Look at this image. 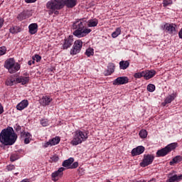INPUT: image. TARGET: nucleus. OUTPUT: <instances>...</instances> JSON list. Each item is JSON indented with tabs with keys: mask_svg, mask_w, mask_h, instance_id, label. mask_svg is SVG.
Instances as JSON below:
<instances>
[{
	"mask_svg": "<svg viewBox=\"0 0 182 182\" xmlns=\"http://www.w3.org/2000/svg\"><path fill=\"white\" fill-rule=\"evenodd\" d=\"M16 139H18V135L11 127L3 129L0 133V142L3 146H12L16 141Z\"/></svg>",
	"mask_w": 182,
	"mask_h": 182,
	"instance_id": "obj_1",
	"label": "nucleus"
},
{
	"mask_svg": "<svg viewBox=\"0 0 182 182\" xmlns=\"http://www.w3.org/2000/svg\"><path fill=\"white\" fill-rule=\"evenodd\" d=\"M73 28L75 29L73 32V35L77 36V38H83V36H86L87 33H90L91 32L90 29L85 28V22H82V21L74 23Z\"/></svg>",
	"mask_w": 182,
	"mask_h": 182,
	"instance_id": "obj_2",
	"label": "nucleus"
},
{
	"mask_svg": "<svg viewBox=\"0 0 182 182\" xmlns=\"http://www.w3.org/2000/svg\"><path fill=\"white\" fill-rule=\"evenodd\" d=\"M4 68L8 69L9 73H16L21 69V65L15 63L14 58L7 59L4 63Z\"/></svg>",
	"mask_w": 182,
	"mask_h": 182,
	"instance_id": "obj_3",
	"label": "nucleus"
},
{
	"mask_svg": "<svg viewBox=\"0 0 182 182\" xmlns=\"http://www.w3.org/2000/svg\"><path fill=\"white\" fill-rule=\"evenodd\" d=\"M47 9L56 11L63 8V0H50L46 4Z\"/></svg>",
	"mask_w": 182,
	"mask_h": 182,
	"instance_id": "obj_4",
	"label": "nucleus"
},
{
	"mask_svg": "<svg viewBox=\"0 0 182 182\" xmlns=\"http://www.w3.org/2000/svg\"><path fill=\"white\" fill-rule=\"evenodd\" d=\"M86 139H87V136H86L82 131H76L74 138L71 141V144H73V146H77V144H80V143L85 141Z\"/></svg>",
	"mask_w": 182,
	"mask_h": 182,
	"instance_id": "obj_5",
	"label": "nucleus"
},
{
	"mask_svg": "<svg viewBox=\"0 0 182 182\" xmlns=\"http://www.w3.org/2000/svg\"><path fill=\"white\" fill-rule=\"evenodd\" d=\"M154 160V156L148 154L144 155L142 161L140 163L141 167H147L149 164H151Z\"/></svg>",
	"mask_w": 182,
	"mask_h": 182,
	"instance_id": "obj_6",
	"label": "nucleus"
},
{
	"mask_svg": "<svg viewBox=\"0 0 182 182\" xmlns=\"http://www.w3.org/2000/svg\"><path fill=\"white\" fill-rule=\"evenodd\" d=\"M82 46L83 42H82L80 40L75 41L74 43L73 48L70 50V54L77 55V53H79V52H80Z\"/></svg>",
	"mask_w": 182,
	"mask_h": 182,
	"instance_id": "obj_7",
	"label": "nucleus"
},
{
	"mask_svg": "<svg viewBox=\"0 0 182 182\" xmlns=\"http://www.w3.org/2000/svg\"><path fill=\"white\" fill-rule=\"evenodd\" d=\"M63 171H65V168L61 167L57 171L53 172L51 175L53 181H58L59 180L58 177H62L63 176Z\"/></svg>",
	"mask_w": 182,
	"mask_h": 182,
	"instance_id": "obj_8",
	"label": "nucleus"
},
{
	"mask_svg": "<svg viewBox=\"0 0 182 182\" xmlns=\"http://www.w3.org/2000/svg\"><path fill=\"white\" fill-rule=\"evenodd\" d=\"M60 141V138L59 136H55V138L50 139L48 141L44 144V147H49L50 146H56V144H59Z\"/></svg>",
	"mask_w": 182,
	"mask_h": 182,
	"instance_id": "obj_9",
	"label": "nucleus"
},
{
	"mask_svg": "<svg viewBox=\"0 0 182 182\" xmlns=\"http://www.w3.org/2000/svg\"><path fill=\"white\" fill-rule=\"evenodd\" d=\"M144 73V77L146 80H149L151 79V77H154L156 76V70H147L143 71Z\"/></svg>",
	"mask_w": 182,
	"mask_h": 182,
	"instance_id": "obj_10",
	"label": "nucleus"
},
{
	"mask_svg": "<svg viewBox=\"0 0 182 182\" xmlns=\"http://www.w3.org/2000/svg\"><path fill=\"white\" fill-rule=\"evenodd\" d=\"M164 31L173 35L176 32V27H174V24L166 23L164 26Z\"/></svg>",
	"mask_w": 182,
	"mask_h": 182,
	"instance_id": "obj_11",
	"label": "nucleus"
},
{
	"mask_svg": "<svg viewBox=\"0 0 182 182\" xmlns=\"http://www.w3.org/2000/svg\"><path fill=\"white\" fill-rule=\"evenodd\" d=\"M126 83H129L127 77H119L113 82V85H126Z\"/></svg>",
	"mask_w": 182,
	"mask_h": 182,
	"instance_id": "obj_12",
	"label": "nucleus"
},
{
	"mask_svg": "<svg viewBox=\"0 0 182 182\" xmlns=\"http://www.w3.org/2000/svg\"><path fill=\"white\" fill-rule=\"evenodd\" d=\"M177 97V92H173L166 97L164 102H162V106H166V105H168V103H171L174 99Z\"/></svg>",
	"mask_w": 182,
	"mask_h": 182,
	"instance_id": "obj_13",
	"label": "nucleus"
},
{
	"mask_svg": "<svg viewBox=\"0 0 182 182\" xmlns=\"http://www.w3.org/2000/svg\"><path fill=\"white\" fill-rule=\"evenodd\" d=\"M76 2H77V0H63V8L64 6L74 8V6H76Z\"/></svg>",
	"mask_w": 182,
	"mask_h": 182,
	"instance_id": "obj_14",
	"label": "nucleus"
},
{
	"mask_svg": "<svg viewBox=\"0 0 182 182\" xmlns=\"http://www.w3.org/2000/svg\"><path fill=\"white\" fill-rule=\"evenodd\" d=\"M21 138L24 139L25 144H29L32 135L29 132H21Z\"/></svg>",
	"mask_w": 182,
	"mask_h": 182,
	"instance_id": "obj_15",
	"label": "nucleus"
},
{
	"mask_svg": "<svg viewBox=\"0 0 182 182\" xmlns=\"http://www.w3.org/2000/svg\"><path fill=\"white\" fill-rule=\"evenodd\" d=\"M132 156L134 157V156H140L142 153H144V147L139 146L136 148H134L132 150Z\"/></svg>",
	"mask_w": 182,
	"mask_h": 182,
	"instance_id": "obj_16",
	"label": "nucleus"
},
{
	"mask_svg": "<svg viewBox=\"0 0 182 182\" xmlns=\"http://www.w3.org/2000/svg\"><path fill=\"white\" fill-rule=\"evenodd\" d=\"M16 79V77H15L14 75L11 76L6 80V86H14V85H16L18 83Z\"/></svg>",
	"mask_w": 182,
	"mask_h": 182,
	"instance_id": "obj_17",
	"label": "nucleus"
},
{
	"mask_svg": "<svg viewBox=\"0 0 182 182\" xmlns=\"http://www.w3.org/2000/svg\"><path fill=\"white\" fill-rule=\"evenodd\" d=\"M182 180V174L180 175H173L172 176L169 177L166 182H179Z\"/></svg>",
	"mask_w": 182,
	"mask_h": 182,
	"instance_id": "obj_18",
	"label": "nucleus"
},
{
	"mask_svg": "<svg viewBox=\"0 0 182 182\" xmlns=\"http://www.w3.org/2000/svg\"><path fill=\"white\" fill-rule=\"evenodd\" d=\"M73 44V36H70L69 38L65 39V43L63 44V48L68 49V48H70Z\"/></svg>",
	"mask_w": 182,
	"mask_h": 182,
	"instance_id": "obj_19",
	"label": "nucleus"
},
{
	"mask_svg": "<svg viewBox=\"0 0 182 182\" xmlns=\"http://www.w3.org/2000/svg\"><path fill=\"white\" fill-rule=\"evenodd\" d=\"M50 102H52V98L45 95L43 96L42 99L41 100V105L43 106H49Z\"/></svg>",
	"mask_w": 182,
	"mask_h": 182,
	"instance_id": "obj_20",
	"label": "nucleus"
},
{
	"mask_svg": "<svg viewBox=\"0 0 182 182\" xmlns=\"http://www.w3.org/2000/svg\"><path fill=\"white\" fill-rule=\"evenodd\" d=\"M28 105H29L28 100H24L17 105L16 109L17 110H23V109L28 107Z\"/></svg>",
	"mask_w": 182,
	"mask_h": 182,
	"instance_id": "obj_21",
	"label": "nucleus"
},
{
	"mask_svg": "<svg viewBox=\"0 0 182 182\" xmlns=\"http://www.w3.org/2000/svg\"><path fill=\"white\" fill-rule=\"evenodd\" d=\"M28 29H29V33L31 35H35V33H36V32H38V24L37 23H31L28 26Z\"/></svg>",
	"mask_w": 182,
	"mask_h": 182,
	"instance_id": "obj_22",
	"label": "nucleus"
},
{
	"mask_svg": "<svg viewBox=\"0 0 182 182\" xmlns=\"http://www.w3.org/2000/svg\"><path fill=\"white\" fill-rule=\"evenodd\" d=\"M17 83H21L22 85H26L29 82L28 77H16Z\"/></svg>",
	"mask_w": 182,
	"mask_h": 182,
	"instance_id": "obj_23",
	"label": "nucleus"
},
{
	"mask_svg": "<svg viewBox=\"0 0 182 182\" xmlns=\"http://www.w3.org/2000/svg\"><path fill=\"white\" fill-rule=\"evenodd\" d=\"M166 154H168V151L166 149V147L161 150H159L156 152V156L158 157H164V156H166Z\"/></svg>",
	"mask_w": 182,
	"mask_h": 182,
	"instance_id": "obj_24",
	"label": "nucleus"
},
{
	"mask_svg": "<svg viewBox=\"0 0 182 182\" xmlns=\"http://www.w3.org/2000/svg\"><path fill=\"white\" fill-rule=\"evenodd\" d=\"M75 161V159L73 158H70L68 160H65L63 162V167H70L72 166V163Z\"/></svg>",
	"mask_w": 182,
	"mask_h": 182,
	"instance_id": "obj_25",
	"label": "nucleus"
},
{
	"mask_svg": "<svg viewBox=\"0 0 182 182\" xmlns=\"http://www.w3.org/2000/svg\"><path fill=\"white\" fill-rule=\"evenodd\" d=\"M129 65H130V63H129V61H120L119 62V68H120V69H122L123 70L127 69Z\"/></svg>",
	"mask_w": 182,
	"mask_h": 182,
	"instance_id": "obj_26",
	"label": "nucleus"
},
{
	"mask_svg": "<svg viewBox=\"0 0 182 182\" xmlns=\"http://www.w3.org/2000/svg\"><path fill=\"white\" fill-rule=\"evenodd\" d=\"M182 157L180 156H177L173 159L171 161H170V166H174V164H177V163H180L181 161Z\"/></svg>",
	"mask_w": 182,
	"mask_h": 182,
	"instance_id": "obj_27",
	"label": "nucleus"
},
{
	"mask_svg": "<svg viewBox=\"0 0 182 182\" xmlns=\"http://www.w3.org/2000/svg\"><path fill=\"white\" fill-rule=\"evenodd\" d=\"M177 147V143H172L166 146L168 153H170L172 150H174Z\"/></svg>",
	"mask_w": 182,
	"mask_h": 182,
	"instance_id": "obj_28",
	"label": "nucleus"
},
{
	"mask_svg": "<svg viewBox=\"0 0 182 182\" xmlns=\"http://www.w3.org/2000/svg\"><path fill=\"white\" fill-rule=\"evenodd\" d=\"M120 33H122V28H120L119 27L117 28L115 31H114L112 33V37L114 38H117V36H119V35H120Z\"/></svg>",
	"mask_w": 182,
	"mask_h": 182,
	"instance_id": "obj_29",
	"label": "nucleus"
},
{
	"mask_svg": "<svg viewBox=\"0 0 182 182\" xmlns=\"http://www.w3.org/2000/svg\"><path fill=\"white\" fill-rule=\"evenodd\" d=\"M114 72V64L110 63L108 65V75H112Z\"/></svg>",
	"mask_w": 182,
	"mask_h": 182,
	"instance_id": "obj_30",
	"label": "nucleus"
},
{
	"mask_svg": "<svg viewBox=\"0 0 182 182\" xmlns=\"http://www.w3.org/2000/svg\"><path fill=\"white\" fill-rule=\"evenodd\" d=\"M139 136L141 139H146V137H147V131H146V129H141L139 132Z\"/></svg>",
	"mask_w": 182,
	"mask_h": 182,
	"instance_id": "obj_31",
	"label": "nucleus"
},
{
	"mask_svg": "<svg viewBox=\"0 0 182 182\" xmlns=\"http://www.w3.org/2000/svg\"><path fill=\"white\" fill-rule=\"evenodd\" d=\"M21 31V28L18 26L12 27L10 28L11 33H18Z\"/></svg>",
	"mask_w": 182,
	"mask_h": 182,
	"instance_id": "obj_32",
	"label": "nucleus"
},
{
	"mask_svg": "<svg viewBox=\"0 0 182 182\" xmlns=\"http://www.w3.org/2000/svg\"><path fill=\"white\" fill-rule=\"evenodd\" d=\"M134 77L135 79H140L141 77H144V73H143V71L141 72V73H136L134 74Z\"/></svg>",
	"mask_w": 182,
	"mask_h": 182,
	"instance_id": "obj_33",
	"label": "nucleus"
},
{
	"mask_svg": "<svg viewBox=\"0 0 182 182\" xmlns=\"http://www.w3.org/2000/svg\"><path fill=\"white\" fill-rule=\"evenodd\" d=\"M148 92H154L156 90V86L153 84H149L147 85Z\"/></svg>",
	"mask_w": 182,
	"mask_h": 182,
	"instance_id": "obj_34",
	"label": "nucleus"
},
{
	"mask_svg": "<svg viewBox=\"0 0 182 182\" xmlns=\"http://www.w3.org/2000/svg\"><path fill=\"white\" fill-rule=\"evenodd\" d=\"M173 4L172 0H164L163 1V5L164 6H168V5Z\"/></svg>",
	"mask_w": 182,
	"mask_h": 182,
	"instance_id": "obj_35",
	"label": "nucleus"
},
{
	"mask_svg": "<svg viewBox=\"0 0 182 182\" xmlns=\"http://www.w3.org/2000/svg\"><path fill=\"white\" fill-rule=\"evenodd\" d=\"M18 19H19L20 21H23V19H25V18H26V14H25L24 12L21 13L20 14H18Z\"/></svg>",
	"mask_w": 182,
	"mask_h": 182,
	"instance_id": "obj_36",
	"label": "nucleus"
},
{
	"mask_svg": "<svg viewBox=\"0 0 182 182\" xmlns=\"http://www.w3.org/2000/svg\"><path fill=\"white\" fill-rule=\"evenodd\" d=\"M6 53V47H0V56Z\"/></svg>",
	"mask_w": 182,
	"mask_h": 182,
	"instance_id": "obj_37",
	"label": "nucleus"
},
{
	"mask_svg": "<svg viewBox=\"0 0 182 182\" xmlns=\"http://www.w3.org/2000/svg\"><path fill=\"white\" fill-rule=\"evenodd\" d=\"M85 55L86 56H87L88 58L92 56V48H89L88 49L86 50L85 52Z\"/></svg>",
	"mask_w": 182,
	"mask_h": 182,
	"instance_id": "obj_38",
	"label": "nucleus"
},
{
	"mask_svg": "<svg viewBox=\"0 0 182 182\" xmlns=\"http://www.w3.org/2000/svg\"><path fill=\"white\" fill-rule=\"evenodd\" d=\"M79 166V163L74 162L71 166L69 167V168H76Z\"/></svg>",
	"mask_w": 182,
	"mask_h": 182,
	"instance_id": "obj_39",
	"label": "nucleus"
},
{
	"mask_svg": "<svg viewBox=\"0 0 182 182\" xmlns=\"http://www.w3.org/2000/svg\"><path fill=\"white\" fill-rule=\"evenodd\" d=\"M41 124L42 126H43L44 127L48 126V119H43L41 120Z\"/></svg>",
	"mask_w": 182,
	"mask_h": 182,
	"instance_id": "obj_40",
	"label": "nucleus"
},
{
	"mask_svg": "<svg viewBox=\"0 0 182 182\" xmlns=\"http://www.w3.org/2000/svg\"><path fill=\"white\" fill-rule=\"evenodd\" d=\"M99 21L97 19H93L92 21V26H97Z\"/></svg>",
	"mask_w": 182,
	"mask_h": 182,
	"instance_id": "obj_41",
	"label": "nucleus"
},
{
	"mask_svg": "<svg viewBox=\"0 0 182 182\" xmlns=\"http://www.w3.org/2000/svg\"><path fill=\"white\" fill-rule=\"evenodd\" d=\"M35 59H36V62H39L42 59V57H41V55L36 54V55H35Z\"/></svg>",
	"mask_w": 182,
	"mask_h": 182,
	"instance_id": "obj_42",
	"label": "nucleus"
},
{
	"mask_svg": "<svg viewBox=\"0 0 182 182\" xmlns=\"http://www.w3.org/2000/svg\"><path fill=\"white\" fill-rule=\"evenodd\" d=\"M18 156H16V155H11L10 157V160L11 161H15L16 160H17Z\"/></svg>",
	"mask_w": 182,
	"mask_h": 182,
	"instance_id": "obj_43",
	"label": "nucleus"
},
{
	"mask_svg": "<svg viewBox=\"0 0 182 182\" xmlns=\"http://www.w3.org/2000/svg\"><path fill=\"white\" fill-rule=\"evenodd\" d=\"M14 169H15V166H14V165H9V166H7V170L9 171H11L14 170Z\"/></svg>",
	"mask_w": 182,
	"mask_h": 182,
	"instance_id": "obj_44",
	"label": "nucleus"
},
{
	"mask_svg": "<svg viewBox=\"0 0 182 182\" xmlns=\"http://www.w3.org/2000/svg\"><path fill=\"white\" fill-rule=\"evenodd\" d=\"M53 161H58V160H59V157H58V156H54L51 158Z\"/></svg>",
	"mask_w": 182,
	"mask_h": 182,
	"instance_id": "obj_45",
	"label": "nucleus"
},
{
	"mask_svg": "<svg viewBox=\"0 0 182 182\" xmlns=\"http://www.w3.org/2000/svg\"><path fill=\"white\" fill-rule=\"evenodd\" d=\"M26 4H33V2H36V0H25Z\"/></svg>",
	"mask_w": 182,
	"mask_h": 182,
	"instance_id": "obj_46",
	"label": "nucleus"
},
{
	"mask_svg": "<svg viewBox=\"0 0 182 182\" xmlns=\"http://www.w3.org/2000/svg\"><path fill=\"white\" fill-rule=\"evenodd\" d=\"M4 26V19L2 18H0V29Z\"/></svg>",
	"mask_w": 182,
	"mask_h": 182,
	"instance_id": "obj_47",
	"label": "nucleus"
},
{
	"mask_svg": "<svg viewBox=\"0 0 182 182\" xmlns=\"http://www.w3.org/2000/svg\"><path fill=\"white\" fill-rule=\"evenodd\" d=\"M2 113H4V107L0 104V114H2Z\"/></svg>",
	"mask_w": 182,
	"mask_h": 182,
	"instance_id": "obj_48",
	"label": "nucleus"
},
{
	"mask_svg": "<svg viewBox=\"0 0 182 182\" xmlns=\"http://www.w3.org/2000/svg\"><path fill=\"white\" fill-rule=\"evenodd\" d=\"M178 35H179V38H180L181 39H182V28H181V29L180 30V31H179V33H178Z\"/></svg>",
	"mask_w": 182,
	"mask_h": 182,
	"instance_id": "obj_49",
	"label": "nucleus"
},
{
	"mask_svg": "<svg viewBox=\"0 0 182 182\" xmlns=\"http://www.w3.org/2000/svg\"><path fill=\"white\" fill-rule=\"evenodd\" d=\"M16 132L21 131V126H17L16 128Z\"/></svg>",
	"mask_w": 182,
	"mask_h": 182,
	"instance_id": "obj_50",
	"label": "nucleus"
},
{
	"mask_svg": "<svg viewBox=\"0 0 182 182\" xmlns=\"http://www.w3.org/2000/svg\"><path fill=\"white\" fill-rule=\"evenodd\" d=\"M88 26H90V27L92 26V20L89 21Z\"/></svg>",
	"mask_w": 182,
	"mask_h": 182,
	"instance_id": "obj_51",
	"label": "nucleus"
},
{
	"mask_svg": "<svg viewBox=\"0 0 182 182\" xmlns=\"http://www.w3.org/2000/svg\"><path fill=\"white\" fill-rule=\"evenodd\" d=\"M144 182H146L145 181H144ZM149 182H156V179L152 178L151 181H149Z\"/></svg>",
	"mask_w": 182,
	"mask_h": 182,
	"instance_id": "obj_52",
	"label": "nucleus"
},
{
	"mask_svg": "<svg viewBox=\"0 0 182 182\" xmlns=\"http://www.w3.org/2000/svg\"><path fill=\"white\" fill-rule=\"evenodd\" d=\"M28 65L31 66V65H32V61H28Z\"/></svg>",
	"mask_w": 182,
	"mask_h": 182,
	"instance_id": "obj_53",
	"label": "nucleus"
},
{
	"mask_svg": "<svg viewBox=\"0 0 182 182\" xmlns=\"http://www.w3.org/2000/svg\"><path fill=\"white\" fill-rule=\"evenodd\" d=\"M33 60L32 61V63H35V58H33Z\"/></svg>",
	"mask_w": 182,
	"mask_h": 182,
	"instance_id": "obj_54",
	"label": "nucleus"
}]
</instances>
